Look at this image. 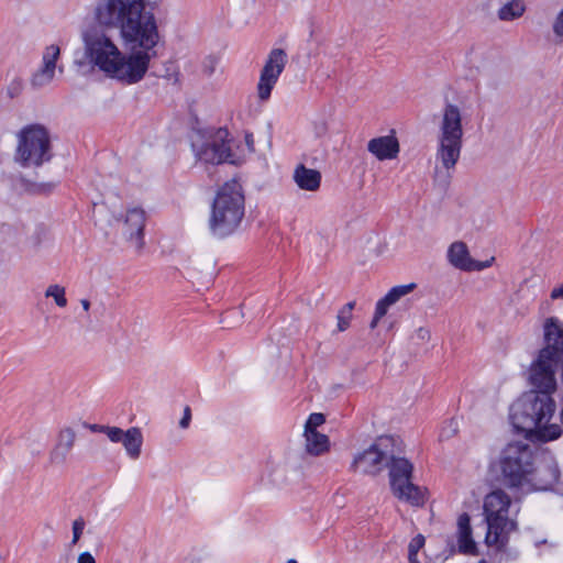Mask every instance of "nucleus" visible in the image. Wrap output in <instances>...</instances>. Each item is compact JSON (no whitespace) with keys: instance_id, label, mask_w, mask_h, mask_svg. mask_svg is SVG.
Here are the masks:
<instances>
[{"instance_id":"nucleus-1","label":"nucleus","mask_w":563,"mask_h":563,"mask_svg":"<svg viewBox=\"0 0 563 563\" xmlns=\"http://www.w3.org/2000/svg\"><path fill=\"white\" fill-rule=\"evenodd\" d=\"M85 57L108 77L125 85L141 81L150 62L156 56L153 48H142L129 55L123 54L115 45L108 30L101 25H90L82 32Z\"/></svg>"},{"instance_id":"nucleus-2","label":"nucleus","mask_w":563,"mask_h":563,"mask_svg":"<svg viewBox=\"0 0 563 563\" xmlns=\"http://www.w3.org/2000/svg\"><path fill=\"white\" fill-rule=\"evenodd\" d=\"M142 0H100L95 8L97 25L120 27L123 38L141 48H154L159 35L155 18Z\"/></svg>"},{"instance_id":"nucleus-3","label":"nucleus","mask_w":563,"mask_h":563,"mask_svg":"<svg viewBox=\"0 0 563 563\" xmlns=\"http://www.w3.org/2000/svg\"><path fill=\"white\" fill-rule=\"evenodd\" d=\"M503 483L509 488L547 490L559 481V470L551 464H536V452L526 442L508 443L498 459Z\"/></svg>"},{"instance_id":"nucleus-4","label":"nucleus","mask_w":563,"mask_h":563,"mask_svg":"<svg viewBox=\"0 0 563 563\" xmlns=\"http://www.w3.org/2000/svg\"><path fill=\"white\" fill-rule=\"evenodd\" d=\"M554 411L552 396L527 391L510 406L509 418L517 431L527 435L536 434L538 440L548 442L562 433L559 424H548Z\"/></svg>"},{"instance_id":"nucleus-5","label":"nucleus","mask_w":563,"mask_h":563,"mask_svg":"<svg viewBox=\"0 0 563 563\" xmlns=\"http://www.w3.org/2000/svg\"><path fill=\"white\" fill-rule=\"evenodd\" d=\"M545 345L530 367V391L552 396L556 390L555 369L563 366V322L548 318L543 325Z\"/></svg>"},{"instance_id":"nucleus-6","label":"nucleus","mask_w":563,"mask_h":563,"mask_svg":"<svg viewBox=\"0 0 563 563\" xmlns=\"http://www.w3.org/2000/svg\"><path fill=\"white\" fill-rule=\"evenodd\" d=\"M245 198L241 184L235 180L224 183L213 199L208 220L210 233L219 239L233 234L242 223Z\"/></svg>"},{"instance_id":"nucleus-7","label":"nucleus","mask_w":563,"mask_h":563,"mask_svg":"<svg viewBox=\"0 0 563 563\" xmlns=\"http://www.w3.org/2000/svg\"><path fill=\"white\" fill-rule=\"evenodd\" d=\"M463 125L460 108L454 103H445L439 123L435 159L445 170V183L451 178L462 152Z\"/></svg>"},{"instance_id":"nucleus-8","label":"nucleus","mask_w":563,"mask_h":563,"mask_svg":"<svg viewBox=\"0 0 563 563\" xmlns=\"http://www.w3.org/2000/svg\"><path fill=\"white\" fill-rule=\"evenodd\" d=\"M52 158L51 140L41 124H30L18 134L15 159L23 167L41 166Z\"/></svg>"},{"instance_id":"nucleus-9","label":"nucleus","mask_w":563,"mask_h":563,"mask_svg":"<svg viewBox=\"0 0 563 563\" xmlns=\"http://www.w3.org/2000/svg\"><path fill=\"white\" fill-rule=\"evenodd\" d=\"M511 499L503 489H495L484 499V515L487 523L486 541L498 542L503 534L516 529V522L509 519Z\"/></svg>"},{"instance_id":"nucleus-10","label":"nucleus","mask_w":563,"mask_h":563,"mask_svg":"<svg viewBox=\"0 0 563 563\" xmlns=\"http://www.w3.org/2000/svg\"><path fill=\"white\" fill-rule=\"evenodd\" d=\"M386 467L389 468L390 487L394 495L412 506H421L424 503L422 489L411 482L413 465L404 457H396L391 449V457Z\"/></svg>"},{"instance_id":"nucleus-11","label":"nucleus","mask_w":563,"mask_h":563,"mask_svg":"<svg viewBox=\"0 0 563 563\" xmlns=\"http://www.w3.org/2000/svg\"><path fill=\"white\" fill-rule=\"evenodd\" d=\"M228 137V130L222 128L208 133V135L198 133L197 139L191 142L196 157L207 164L229 162L232 153Z\"/></svg>"},{"instance_id":"nucleus-12","label":"nucleus","mask_w":563,"mask_h":563,"mask_svg":"<svg viewBox=\"0 0 563 563\" xmlns=\"http://www.w3.org/2000/svg\"><path fill=\"white\" fill-rule=\"evenodd\" d=\"M395 439L390 435L378 438L368 449L357 453L350 466L352 472L377 475L388 464Z\"/></svg>"},{"instance_id":"nucleus-13","label":"nucleus","mask_w":563,"mask_h":563,"mask_svg":"<svg viewBox=\"0 0 563 563\" xmlns=\"http://www.w3.org/2000/svg\"><path fill=\"white\" fill-rule=\"evenodd\" d=\"M286 64L287 54L283 48H274L269 52L257 84V93L262 101L269 99L272 90Z\"/></svg>"},{"instance_id":"nucleus-14","label":"nucleus","mask_w":563,"mask_h":563,"mask_svg":"<svg viewBox=\"0 0 563 563\" xmlns=\"http://www.w3.org/2000/svg\"><path fill=\"white\" fill-rule=\"evenodd\" d=\"M448 258L454 267L465 272L482 271L490 265L488 261L477 262L473 260L464 242L452 243L448 251Z\"/></svg>"},{"instance_id":"nucleus-15","label":"nucleus","mask_w":563,"mask_h":563,"mask_svg":"<svg viewBox=\"0 0 563 563\" xmlns=\"http://www.w3.org/2000/svg\"><path fill=\"white\" fill-rule=\"evenodd\" d=\"M145 211L141 208H132L128 210L124 222L123 233L130 241L134 242L137 250L144 245L143 230L145 227Z\"/></svg>"},{"instance_id":"nucleus-16","label":"nucleus","mask_w":563,"mask_h":563,"mask_svg":"<svg viewBox=\"0 0 563 563\" xmlns=\"http://www.w3.org/2000/svg\"><path fill=\"white\" fill-rule=\"evenodd\" d=\"M367 151L379 161L394 159L399 153V142L394 135L374 137L367 143Z\"/></svg>"},{"instance_id":"nucleus-17","label":"nucleus","mask_w":563,"mask_h":563,"mask_svg":"<svg viewBox=\"0 0 563 563\" xmlns=\"http://www.w3.org/2000/svg\"><path fill=\"white\" fill-rule=\"evenodd\" d=\"M59 52L60 51L57 45L46 47L43 54V66L32 78V84L34 86H44L53 79Z\"/></svg>"},{"instance_id":"nucleus-18","label":"nucleus","mask_w":563,"mask_h":563,"mask_svg":"<svg viewBox=\"0 0 563 563\" xmlns=\"http://www.w3.org/2000/svg\"><path fill=\"white\" fill-rule=\"evenodd\" d=\"M457 545L459 552L463 554H474L476 543L472 537L471 517L463 512L457 518Z\"/></svg>"},{"instance_id":"nucleus-19","label":"nucleus","mask_w":563,"mask_h":563,"mask_svg":"<svg viewBox=\"0 0 563 563\" xmlns=\"http://www.w3.org/2000/svg\"><path fill=\"white\" fill-rule=\"evenodd\" d=\"M294 180L300 189L316 191L321 184V174L317 169L307 168L303 164H300L295 168Z\"/></svg>"},{"instance_id":"nucleus-20","label":"nucleus","mask_w":563,"mask_h":563,"mask_svg":"<svg viewBox=\"0 0 563 563\" xmlns=\"http://www.w3.org/2000/svg\"><path fill=\"white\" fill-rule=\"evenodd\" d=\"M120 442L123 444L128 455L131 459L136 460L140 456L143 435L139 428L132 427L128 429Z\"/></svg>"},{"instance_id":"nucleus-21","label":"nucleus","mask_w":563,"mask_h":563,"mask_svg":"<svg viewBox=\"0 0 563 563\" xmlns=\"http://www.w3.org/2000/svg\"><path fill=\"white\" fill-rule=\"evenodd\" d=\"M306 450L311 455H321L329 450V438L318 431L305 432Z\"/></svg>"},{"instance_id":"nucleus-22","label":"nucleus","mask_w":563,"mask_h":563,"mask_svg":"<svg viewBox=\"0 0 563 563\" xmlns=\"http://www.w3.org/2000/svg\"><path fill=\"white\" fill-rule=\"evenodd\" d=\"M526 5L523 0H511L498 10V18L501 21H512L523 15Z\"/></svg>"},{"instance_id":"nucleus-23","label":"nucleus","mask_w":563,"mask_h":563,"mask_svg":"<svg viewBox=\"0 0 563 563\" xmlns=\"http://www.w3.org/2000/svg\"><path fill=\"white\" fill-rule=\"evenodd\" d=\"M22 233L18 224L2 223L0 225V244L16 245Z\"/></svg>"},{"instance_id":"nucleus-24","label":"nucleus","mask_w":563,"mask_h":563,"mask_svg":"<svg viewBox=\"0 0 563 563\" xmlns=\"http://www.w3.org/2000/svg\"><path fill=\"white\" fill-rule=\"evenodd\" d=\"M355 301L345 303L338 312V331L343 332L350 327L351 319L353 317V309Z\"/></svg>"},{"instance_id":"nucleus-25","label":"nucleus","mask_w":563,"mask_h":563,"mask_svg":"<svg viewBox=\"0 0 563 563\" xmlns=\"http://www.w3.org/2000/svg\"><path fill=\"white\" fill-rule=\"evenodd\" d=\"M45 297H52L55 303L60 308H65L67 306L66 290L65 287L60 285H49L45 290Z\"/></svg>"},{"instance_id":"nucleus-26","label":"nucleus","mask_w":563,"mask_h":563,"mask_svg":"<svg viewBox=\"0 0 563 563\" xmlns=\"http://www.w3.org/2000/svg\"><path fill=\"white\" fill-rule=\"evenodd\" d=\"M417 285L415 283H410L407 285H399L393 287L387 294V299L391 301L393 303L397 302L401 297L408 295L411 292Z\"/></svg>"},{"instance_id":"nucleus-27","label":"nucleus","mask_w":563,"mask_h":563,"mask_svg":"<svg viewBox=\"0 0 563 563\" xmlns=\"http://www.w3.org/2000/svg\"><path fill=\"white\" fill-rule=\"evenodd\" d=\"M424 545V537L422 534L416 536L408 545V563H419L418 552Z\"/></svg>"},{"instance_id":"nucleus-28","label":"nucleus","mask_w":563,"mask_h":563,"mask_svg":"<svg viewBox=\"0 0 563 563\" xmlns=\"http://www.w3.org/2000/svg\"><path fill=\"white\" fill-rule=\"evenodd\" d=\"M71 450L56 443L49 453V462L54 465H62L66 462L67 456Z\"/></svg>"},{"instance_id":"nucleus-29","label":"nucleus","mask_w":563,"mask_h":563,"mask_svg":"<svg viewBox=\"0 0 563 563\" xmlns=\"http://www.w3.org/2000/svg\"><path fill=\"white\" fill-rule=\"evenodd\" d=\"M76 440V432L71 428H64L60 430L57 443L68 449H73Z\"/></svg>"},{"instance_id":"nucleus-30","label":"nucleus","mask_w":563,"mask_h":563,"mask_svg":"<svg viewBox=\"0 0 563 563\" xmlns=\"http://www.w3.org/2000/svg\"><path fill=\"white\" fill-rule=\"evenodd\" d=\"M99 432L104 433L111 442L119 443L123 439L125 431L119 427L107 426L100 427Z\"/></svg>"},{"instance_id":"nucleus-31","label":"nucleus","mask_w":563,"mask_h":563,"mask_svg":"<svg viewBox=\"0 0 563 563\" xmlns=\"http://www.w3.org/2000/svg\"><path fill=\"white\" fill-rule=\"evenodd\" d=\"M324 421H325V417L323 413H319V412L311 413L309 416L308 420L306 421L305 432L317 431V428L319 426L323 424Z\"/></svg>"},{"instance_id":"nucleus-32","label":"nucleus","mask_w":563,"mask_h":563,"mask_svg":"<svg viewBox=\"0 0 563 563\" xmlns=\"http://www.w3.org/2000/svg\"><path fill=\"white\" fill-rule=\"evenodd\" d=\"M552 30L556 37L563 40V8L555 16L552 23Z\"/></svg>"},{"instance_id":"nucleus-33","label":"nucleus","mask_w":563,"mask_h":563,"mask_svg":"<svg viewBox=\"0 0 563 563\" xmlns=\"http://www.w3.org/2000/svg\"><path fill=\"white\" fill-rule=\"evenodd\" d=\"M394 305L391 301L387 299V296L385 295L382 299L378 300L375 308V313L377 318H383L386 313L388 308Z\"/></svg>"},{"instance_id":"nucleus-34","label":"nucleus","mask_w":563,"mask_h":563,"mask_svg":"<svg viewBox=\"0 0 563 563\" xmlns=\"http://www.w3.org/2000/svg\"><path fill=\"white\" fill-rule=\"evenodd\" d=\"M85 528V521L82 518H78L73 522V543H77L80 539Z\"/></svg>"},{"instance_id":"nucleus-35","label":"nucleus","mask_w":563,"mask_h":563,"mask_svg":"<svg viewBox=\"0 0 563 563\" xmlns=\"http://www.w3.org/2000/svg\"><path fill=\"white\" fill-rule=\"evenodd\" d=\"M56 186L55 183H41V184H33L30 190L35 194H47L51 192L54 187Z\"/></svg>"},{"instance_id":"nucleus-36","label":"nucleus","mask_w":563,"mask_h":563,"mask_svg":"<svg viewBox=\"0 0 563 563\" xmlns=\"http://www.w3.org/2000/svg\"><path fill=\"white\" fill-rule=\"evenodd\" d=\"M314 132L317 136H323L328 132V123L324 120L314 122Z\"/></svg>"},{"instance_id":"nucleus-37","label":"nucleus","mask_w":563,"mask_h":563,"mask_svg":"<svg viewBox=\"0 0 563 563\" xmlns=\"http://www.w3.org/2000/svg\"><path fill=\"white\" fill-rule=\"evenodd\" d=\"M216 64H217V60L214 57H208L203 64V73L207 75L213 74Z\"/></svg>"},{"instance_id":"nucleus-38","label":"nucleus","mask_w":563,"mask_h":563,"mask_svg":"<svg viewBox=\"0 0 563 563\" xmlns=\"http://www.w3.org/2000/svg\"><path fill=\"white\" fill-rule=\"evenodd\" d=\"M190 420H191V410L188 406H186L184 409V416L179 421L180 428H183V429L188 428Z\"/></svg>"},{"instance_id":"nucleus-39","label":"nucleus","mask_w":563,"mask_h":563,"mask_svg":"<svg viewBox=\"0 0 563 563\" xmlns=\"http://www.w3.org/2000/svg\"><path fill=\"white\" fill-rule=\"evenodd\" d=\"M550 298L552 300H558V299H562L563 300V283L560 286L554 287L551 290Z\"/></svg>"},{"instance_id":"nucleus-40","label":"nucleus","mask_w":563,"mask_h":563,"mask_svg":"<svg viewBox=\"0 0 563 563\" xmlns=\"http://www.w3.org/2000/svg\"><path fill=\"white\" fill-rule=\"evenodd\" d=\"M78 563H96L95 558L89 552H82L78 556Z\"/></svg>"},{"instance_id":"nucleus-41","label":"nucleus","mask_w":563,"mask_h":563,"mask_svg":"<svg viewBox=\"0 0 563 563\" xmlns=\"http://www.w3.org/2000/svg\"><path fill=\"white\" fill-rule=\"evenodd\" d=\"M418 335L421 338V339H426V338H429L430 336V333L427 329H423V328H420L418 330Z\"/></svg>"},{"instance_id":"nucleus-42","label":"nucleus","mask_w":563,"mask_h":563,"mask_svg":"<svg viewBox=\"0 0 563 563\" xmlns=\"http://www.w3.org/2000/svg\"><path fill=\"white\" fill-rule=\"evenodd\" d=\"M380 319H382V318H377V316H376V314H374V318H373V320H372V322H371V324H369L371 329H375V328L377 327V324H378V322H379V320H380Z\"/></svg>"},{"instance_id":"nucleus-43","label":"nucleus","mask_w":563,"mask_h":563,"mask_svg":"<svg viewBox=\"0 0 563 563\" xmlns=\"http://www.w3.org/2000/svg\"><path fill=\"white\" fill-rule=\"evenodd\" d=\"M80 303H81L82 308H84L86 311H88V310H89V308H90V302H89V300H87V299H81V300H80Z\"/></svg>"},{"instance_id":"nucleus-44","label":"nucleus","mask_w":563,"mask_h":563,"mask_svg":"<svg viewBox=\"0 0 563 563\" xmlns=\"http://www.w3.org/2000/svg\"><path fill=\"white\" fill-rule=\"evenodd\" d=\"M100 427H102V426H101V424H92V426H91V430H92V431H98V432H99Z\"/></svg>"},{"instance_id":"nucleus-45","label":"nucleus","mask_w":563,"mask_h":563,"mask_svg":"<svg viewBox=\"0 0 563 563\" xmlns=\"http://www.w3.org/2000/svg\"><path fill=\"white\" fill-rule=\"evenodd\" d=\"M441 173H442V172L437 167V168H435V178H438V177L440 176V174H441Z\"/></svg>"},{"instance_id":"nucleus-46","label":"nucleus","mask_w":563,"mask_h":563,"mask_svg":"<svg viewBox=\"0 0 563 563\" xmlns=\"http://www.w3.org/2000/svg\"><path fill=\"white\" fill-rule=\"evenodd\" d=\"M560 420H561V422H562V424H563V406H562V409H561V411H560Z\"/></svg>"},{"instance_id":"nucleus-47","label":"nucleus","mask_w":563,"mask_h":563,"mask_svg":"<svg viewBox=\"0 0 563 563\" xmlns=\"http://www.w3.org/2000/svg\"><path fill=\"white\" fill-rule=\"evenodd\" d=\"M286 563H298V562L296 560H294V559H290Z\"/></svg>"}]
</instances>
